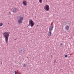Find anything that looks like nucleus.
<instances>
[{
    "mask_svg": "<svg viewBox=\"0 0 74 74\" xmlns=\"http://www.w3.org/2000/svg\"><path fill=\"white\" fill-rule=\"evenodd\" d=\"M15 74H17V72L16 71H14Z\"/></svg>",
    "mask_w": 74,
    "mask_h": 74,
    "instance_id": "obj_13",
    "label": "nucleus"
},
{
    "mask_svg": "<svg viewBox=\"0 0 74 74\" xmlns=\"http://www.w3.org/2000/svg\"><path fill=\"white\" fill-rule=\"evenodd\" d=\"M44 9L45 11H48V10H49V5H47L46 6H45L44 7Z\"/></svg>",
    "mask_w": 74,
    "mask_h": 74,
    "instance_id": "obj_5",
    "label": "nucleus"
},
{
    "mask_svg": "<svg viewBox=\"0 0 74 74\" xmlns=\"http://www.w3.org/2000/svg\"><path fill=\"white\" fill-rule=\"evenodd\" d=\"M55 62H54V63H55Z\"/></svg>",
    "mask_w": 74,
    "mask_h": 74,
    "instance_id": "obj_19",
    "label": "nucleus"
},
{
    "mask_svg": "<svg viewBox=\"0 0 74 74\" xmlns=\"http://www.w3.org/2000/svg\"><path fill=\"white\" fill-rule=\"evenodd\" d=\"M17 10H18V9L16 8H15L13 9V12H16V11H17Z\"/></svg>",
    "mask_w": 74,
    "mask_h": 74,
    "instance_id": "obj_6",
    "label": "nucleus"
},
{
    "mask_svg": "<svg viewBox=\"0 0 74 74\" xmlns=\"http://www.w3.org/2000/svg\"><path fill=\"white\" fill-rule=\"evenodd\" d=\"M53 26L52 25V24L51 25L50 27L49 28V32H48V35L49 36H51V31L53 30Z\"/></svg>",
    "mask_w": 74,
    "mask_h": 74,
    "instance_id": "obj_2",
    "label": "nucleus"
},
{
    "mask_svg": "<svg viewBox=\"0 0 74 74\" xmlns=\"http://www.w3.org/2000/svg\"><path fill=\"white\" fill-rule=\"evenodd\" d=\"M39 2H40V3H42V0H39Z\"/></svg>",
    "mask_w": 74,
    "mask_h": 74,
    "instance_id": "obj_12",
    "label": "nucleus"
},
{
    "mask_svg": "<svg viewBox=\"0 0 74 74\" xmlns=\"http://www.w3.org/2000/svg\"><path fill=\"white\" fill-rule=\"evenodd\" d=\"M27 58L28 59V57H27Z\"/></svg>",
    "mask_w": 74,
    "mask_h": 74,
    "instance_id": "obj_21",
    "label": "nucleus"
},
{
    "mask_svg": "<svg viewBox=\"0 0 74 74\" xmlns=\"http://www.w3.org/2000/svg\"><path fill=\"white\" fill-rule=\"evenodd\" d=\"M38 26V25H37V26Z\"/></svg>",
    "mask_w": 74,
    "mask_h": 74,
    "instance_id": "obj_20",
    "label": "nucleus"
},
{
    "mask_svg": "<svg viewBox=\"0 0 74 74\" xmlns=\"http://www.w3.org/2000/svg\"><path fill=\"white\" fill-rule=\"evenodd\" d=\"M60 45H61V46H62V43H61L60 44Z\"/></svg>",
    "mask_w": 74,
    "mask_h": 74,
    "instance_id": "obj_15",
    "label": "nucleus"
},
{
    "mask_svg": "<svg viewBox=\"0 0 74 74\" xmlns=\"http://www.w3.org/2000/svg\"><path fill=\"white\" fill-rule=\"evenodd\" d=\"M2 62H3V61H2V62H1V64H2Z\"/></svg>",
    "mask_w": 74,
    "mask_h": 74,
    "instance_id": "obj_18",
    "label": "nucleus"
},
{
    "mask_svg": "<svg viewBox=\"0 0 74 74\" xmlns=\"http://www.w3.org/2000/svg\"><path fill=\"white\" fill-rule=\"evenodd\" d=\"M9 14H11V12H9Z\"/></svg>",
    "mask_w": 74,
    "mask_h": 74,
    "instance_id": "obj_16",
    "label": "nucleus"
},
{
    "mask_svg": "<svg viewBox=\"0 0 74 74\" xmlns=\"http://www.w3.org/2000/svg\"><path fill=\"white\" fill-rule=\"evenodd\" d=\"M22 65L24 67H26L27 66V65L26 64H23Z\"/></svg>",
    "mask_w": 74,
    "mask_h": 74,
    "instance_id": "obj_9",
    "label": "nucleus"
},
{
    "mask_svg": "<svg viewBox=\"0 0 74 74\" xmlns=\"http://www.w3.org/2000/svg\"><path fill=\"white\" fill-rule=\"evenodd\" d=\"M23 4L24 5H27V3H26V2L25 1H24L23 2Z\"/></svg>",
    "mask_w": 74,
    "mask_h": 74,
    "instance_id": "obj_7",
    "label": "nucleus"
},
{
    "mask_svg": "<svg viewBox=\"0 0 74 74\" xmlns=\"http://www.w3.org/2000/svg\"><path fill=\"white\" fill-rule=\"evenodd\" d=\"M9 33L7 32H5L3 33V37H4L5 39V41L7 44L8 45V37H9V35H10Z\"/></svg>",
    "mask_w": 74,
    "mask_h": 74,
    "instance_id": "obj_1",
    "label": "nucleus"
},
{
    "mask_svg": "<svg viewBox=\"0 0 74 74\" xmlns=\"http://www.w3.org/2000/svg\"><path fill=\"white\" fill-rule=\"evenodd\" d=\"M56 62V60H54V62Z\"/></svg>",
    "mask_w": 74,
    "mask_h": 74,
    "instance_id": "obj_17",
    "label": "nucleus"
},
{
    "mask_svg": "<svg viewBox=\"0 0 74 74\" xmlns=\"http://www.w3.org/2000/svg\"><path fill=\"white\" fill-rule=\"evenodd\" d=\"M18 21V23H21L22 21H23V17H20Z\"/></svg>",
    "mask_w": 74,
    "mask_h": 74,
    "instance_id": "obj_4",
    "label": "nucleus"
},
{
    "mask_svg": "<svg viewBox=\"0 0 74 74\" xmlns=\"http://www.w3.org/2000/svg\"><path fill=\"white\" fill-rule=\"evenodd\" d=\"M3 26V23H0V26Z\"/></svg>",
    "mask_w": 74,
    "mask_h": 74,
    "instance_id": "obj_11",
    "label": "nucleus"
},
{
    "mask_svg": "<svg viewBox=\"0 0 74 74\" xmlns=\"http://www.w3.org/2000/svg\"><path fill=\"white\" fill-rule=\"evenodd\" d=\"M34 25V23L32 20H29V26H30L31 27H33V26Z\"/></svg>",
    "mask_w": 74,
    "mask_h": 74,
    "instance_id": "obj_3",
    "label": "nucleus"
},
{
    "mask_svg": "<svg viewBox=\"0 0 74 74\" xmlns=\"http://www.w3.org/2000/svg\"><path fill=\"white\" fill-rule=\"evenodd\" d=\"M67 55H65V58H67Z\"/></svg>",
    "mask_w": 74,
    "mask_h": 74,
    "instance_id": "obj_14",
    "label": "nucleus"
},
{
    "mask_svg": "<svg viewBox=\"0 0 74 74\" xmlns=\"http://www.w3.org/2000/svg\"><path fill=\"white\" fill-rule=\"evenodd\" d=\"M69 29V25H67L65 29L66 30H68Z\"/></svg>",
    "mask_w": 74,
    "mask_h": 74,
    "instance_id": "obj_8",
    "label": "nucleus"
},
{
    "mask_svg": "<svg viewBox=\"0 0 74 74\" xmlns=\"http://www.w3.org/2000/svg\"><path fill=\"white\" fill-rule=\"evenodd\" d=\"M23 50H22V49L20 50H19V53H22V52Z\"/></svg>",
    "mask_w": 74,
    "mask_h": 74,
    "instance_id": "obj_10",
    "label": "nucleus"
}]
</instances>
